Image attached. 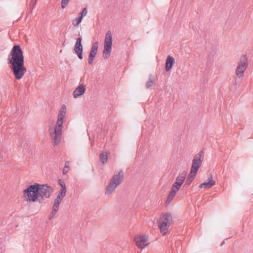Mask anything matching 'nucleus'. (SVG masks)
Masks as SVG:
<instances>
[{"instance_id": "32", "label": "nucleus", "mask_w": 253, "mask_h": 253, "mask_svg": "<svg viewBox=\"0 0 253 253\" xmlns=\"http://www.w3.org/2000/svg\"><path fill=\"white\" fill-rule=\"evenodd\" d=\"M69 162L67 161L65 162V167H68V168H69Z\"/></svg>"}, {"instance_id": "23", "label": "nucleus", "mask_w": 253, "mask_h": 253, "mask_svg": "<svg viewBox=\"0 0 253 253\" xmlns=\"http://www.w3.org/2000/svg\"><path fill=\"white\" fill-rule=\"evenodd\" d=\"M82 19L78 17L76 19L73 20L72 24L74 25V26L77 27L79 25V24L82 22Z\"/></svg>"}, {"instance_id": "31", "label": "nucleus", "mask_w": 253, "mask_h": 253, "mask_svg": "<svg viewBox=\"0 0 253 253\" xmlns=\"http://www.w3.org/2000/svg\"><path fill=\"white\" fill-rule=\"evenodd\" d=\"M95 57L89 56L88 64L92 65L93 64V61Z\"/></svg>"}, {"instance_id": "12", "label": "nucleus", "mask_w": 253, "mask_h": 253, "mask_svg": "<svg viewBox=\"0 0 253 253\" xmlns=\"http://www.w3.org/2000/svg\"><path fill=\"white\" fill-rule=\"evenodd\" d=\"M85 91V85L84 84H80L73 91V96L77 98L83 95Z\"/></svg>"}, {"instance_id": "1", "label": "nucleus", "mask_w": 253, "mask_h": 253, "mask_svg": "<svg viewBox=\"0 0 253 253\" xmlns=\"http://www.w3.org/2000/svg\"><path fill=\"white\" fill-rule=\"evenodd\" d=\"M8 64L15 78L17 80L21 79L27 69L24 66V56L20 45L13 46L8 55Z\"/></svg>"}, {"instance_id": "4", "label": "nucleus", "mask_w": 253, "mask_h": 253, "mask_svg": "<svg viewBox=\"0 0 253 253\" xmlns=\"http://www.w3.org/2000/svg\"><path fill=\"white\" fill-rule=\"evenodd\" d=\"M124 177L123 171H119L117 174L113 175L109 184L106 186L105 191V195L109 196L113 192L117 187L122 183Z\"/></svg>"}, {"instance_id": "17", "label": "nucleus", "mask_w": 253, "mask_h": 253, "mask_svg": "<svg viewBox=\"0 0 253 253\" xmlns=\"http://www.w3.org/2000/svg\"><path fill=\"white\" fill-rule=\"evenodd\" d=\"M178 190H176L175 188H173V187H171V190L168 195L167 200L168 203H169L171 201L173 197L175 196L176 193Z\"/></svg>"}, {"instance_id": "3", "label": "nucleus", "mask_w": 253, "mask_h": 253, "mask_svg": "<svg viewBox=\"0 0 253 253\" xmlns=\"http://www.w3.org/2000/svg\"><path fill=\"white\" fill-rule=\"evenodd\" d=\"M66 113V107L63 105L58 115V119L53 132H50V136L55 145H58L61 141L62 129L64 119Z\"/></svg>"}, {"instance_id": "29", "label": "nucleus", "mask_w": 253, "mask_h": 253, "mask_svg": "<svg viewBox=\"0 0 253 253\" xmlns=\"http://www.w3.org/2000/svg\"><path fill=\"white\" fill-rule=\"evenodd\" d=\"M37 2V0H31L30 2V6L34 8Z\"/></svg>"}, {"instance_id": "16", "label": "nucleus", "mask_w": 253, "mask_h": 253, "mask_svg": "<svg viewBox=\"0 0 253 253\" xmlns=\"http://www.w3.org/2000/svg\"><path fill=\"white\" fill-rule=\"evenodd\" d=\"M98 44L97 42H95L92 45L89 56L95 57L97 54Z\"/></svg>"}, {"instance_id": "15", "label": "nucleus", "mask_w": 253, "mask_h": 253, "mask_svg": "<svg viewBox=\"0 0 253 253\" xmlns=\"http://www.w3.org/2000/svg\"><path fill=\"white\" fill-rule=\"evenodd\" d=\"M197 173H192V171H190L188 177H187L185 183L184 184V186H186V187H188L191 183V182L194 180L196 175Z\"/></svg>"}, {"instance_id": "7", "label": "nucleus", "mask_w": 253, "mask_h": 253, "mask_svg": "<svg viewBox=\"0 0 253 253\" xmlns=\"http://www.w3.org/2000/svg\"><path fill=\"white\" fill-rule=\"evenodd\" d=\"M204 157V153L203 151H200L196 154L192 160V164L191 171L192 173H197L198 169L201 167Z\"/></svg>"}, {"instance_id": "22", "label": "nucleus", "mask_w": 253, "mask_h": 253, "mask_svg": "<svg viewBox=\"0 0 253 253\" xmlns=\"http://www.w3.org/2000/svg\"><path fill=\"white\" fill-rule=\"evenodd\" d=\"M66 192H67L66 190L60 189L57 197H59L60 198H61L63 199L64 198V197L66 196Z\"/></svg>"}, {"instance_id": "14", "label": "nucleus", "mask_w": 253, "mask_h": 253, "mask_svg": "<svg viewBox=\"0 0 253 253\" xmlns=\"http://www.w3.org/2000/svg\"><path fill=\"white\" fill-rule=\"evenodd\" d=\"M174 62H175L174 59L173 57L170 56V55H169L167 57V59H166V67H165L166 71L167 72H169L171 70Z\"/></svg>"}, {"instance_id": "21", "label": "nucleus", "mask_w": 253, "mask_h": 253, "mask_svg": "<svg viewBox=\"0 0 253 253\" xmlns=\"http://www.w3.org/2000/svg\"><path fill=\"white\" fill-rule=\"evenodd\" d=\"M87 13V10L86 8L84 7L83 9L82 12L79 13L78 17L83 19V18L86 16Z\"/></svg>"}, {"instance_id": "28", "label": "nucleus", "mask_w": 253, "mask_h": 253, "mask_svg": "<svg viewBox=\"0 0 253 253\" xmlns=\"http://www.w3.org/2000/svg\"><path fill=\"white\" fill-rule=\"evenodd\" d=\"M69 1H70V0H62V1H61L62 8H65L67 6Z\"/></svg>"}, {"instance_id": "2", "label": "nucleus", "mask_w": 253, "mask_h": 253, "mask_svg": "<svg viewBox=\"0 0 253 253\" xmlns=\"http://www.w3.org/2000/svg\"><path fill=\"white\" fill-rule=\"evenodd\" d=\"M53 192V188L48 184L36 183L29 186L24 190L26 194L25 200L27 202H40L41 199L48 198Z\"/></svg>"}, {"instance_id": "27", "label": "nucleus", "mask_w": 253, "mask_h": 253, "mask_svg": "<svg viewBox=\"0 0 253 253\" xmlns=\"http://www.w3.org/2000/svg\"><path fill=\"white\" fill-rule=\"evenodd\" d=\"M62 200L63 199L61 198H60L59 197H56V199L54 200V204L59 206V205L60 204Z\"/></svg>"}, {"instance_id": "24", "label": "nucleus", "mask_w": 253, "mask_h": 253, "mask_svg": "<svg viewBox=\"0 0 253 253\" xmlns=\"http://www.w3.org/2000/svg\"><path fill=\"white\" fill-rule=\"evenodd\" d=\"M58 184L61 186V189L66 190L65 183L62 179L58 180Z\"/></svg>"}, {"instance_id": "25", "label": "nucleus", "mask_w": 253, "mask_h": 253, "mask_svg": "<svg viewBox=\"0 0 253 253\" xmlns=\"http://www.w3.org/2000/svg\"><path fill=\"white\" fill-rule=\"evenodd\" d=\"M62 200L63 199L61 198H60L59 197H56V199L54 200V204L59 206V205L60 204Z\"/></svg>"}, {"instance_id": "20", "label": "nucleus", "mask_w": 253, "mask_h": 253, "mask_svg": "<svg viewBox=\"0 0 253 253\" xmlns=\"http://www.w3.org/2000/svg\"><path fill=\"white\" fill-rule=\"evenodd\" d=\"M58 209H59V206L53 204V207H52V211L51 212V213H50V215L49 216L50 219H51L52 218H53V216L56 214V212L58 211Z\"/></svg>"}, {"instance_id": "18", "label": "nucleus", "mask_w": 253, "mask_h": 253, "mask_svg": "<svg viewBox=\"0 0 253 253\" xmlns=\"http://www.w3.org/2000/svg\"><path fill=\"white\" fill-rule=\"evenodd\" d=\"M155 78L152 74L149 76L148 81L146 83V87L149 88L154 84Z\"/></svg>"}, {"instance_id": "11", "label": "nucleus", "mask_w": 253, "mask_h": 253, "mask_svg": "<svg viewBox=\"0 0 253 253\" xmlns=\"http://www.w3.org/2000/svg\"><path fill=\"white\" fill-rule=\"evenodd\" d=\"M186 176V172L182 171L177 176L175 182L173 184L172 187L176 190H179L184 181Z\"/></svg>"}, {"instance_id": "30", "label": "nucleus", "mask_w": 253, "mask_h": 253, "mask_svg": "<svg viewBox=\"0 0 253 253\" xmlns=\"http://www.w3.org/2000/svg\"><path fill=\"white\" fill-rule=\"evenodd\" d=\"M70 168H68V167H64L63 169V173L64 174H66L69 170Z\"/></svg>"}, {"instance_id": "13", "label": "nucleus", "mask_w": 253, "mask_h": 253, "mask_svg": "<svg viewBox=\"0 0 253 253\" xmlns=\"http://www.w3.org/2000/svg\"><path fill=\"white\" fill-rule=\"evenodd\" d=\"M209 181L204 182L200 185L199 188H210L215 184V182L212 179V176L210 174L208 178Z\"/></svg>"}, {"instance_id": "8", "label": "nucleus", "mask_w": 253, "mask_h": 253, "mask_svg": "<svg viewBox=\"0 0 253 253\" xmlns=\"http://www.w3.org/2000/svg\"><path fill=\"white\" fill-rule=\"evenodd\" d=\"M248 65V62L247 57L245 55H242L238 62V65L236 70V74L239 78L243 77L244 73L246 70Z\"/></svg>"}, {"instance_id": "5", "label": "nucleus", "mask_w": 253, "mask_h": 253, "mask_svg": "<svg viewBox=\"0 0 253 253\" xmlns=\"http://www.w3.org/2000/svg\"><path fill=\"white\" fill-rule=\"evenodd\" d=\"M172 222V216L169 213H163L158 221L161 232L165 236Z\"/></svg>"}, {"instance_id": "6", "label": "nucleus", "mask_w": 253, "mask_h": 253, "mask_svg": "<svg viewBox=\"0 0 253 253\" xmlns=\"http://www.w3.org/2000/svg\"><path fill=\"white\" fill-rule=\"evenodd\" d=\"M112 45V36L111 31H107L105 34L103 56L104 59H108L111 55Z\"/></svg>"}, {"instance_id": "10", "label": "nucleus", "mask_w": 253, "mask_h": 253, "mask_svg": "<svg viewBox=\"0 0 253 253\" xmlns=\"http://www.w3.org/2000/svg\"><path fill=\"white\" fill-rule=\"evenodd\" d=\"M82 38L78 37L76 39V42L74 48V50L75 53L77 55L80 59H82L83 57L82 55L83 47L82 45Z\"/></svg>"}, {"instance_id": "9", "label": "nucleus", "mask_w": 253, "mask_h": 253, "mask_svg": "<svg viewBox=\"0 0 253 253\" xmlns=\"http://www.w3.org/2000/svg\"><path fill=\"white\" fill-rule=\"evenodd\" d=\"M134 240L136 245L140 249L145 248L149 244L148 237L144 235L136 236L134 238Z\"/></svg>"}, {"instance_id": "26", "label": "nucleus", "mask_w": 253, "mask_h": 253, "mask_svg": "<svg viewBox=\"0 0 253 253\" xmlns=\"http://www.w3.org/2000/svg\"><path fill=\"white\" fill-rule=\"evenodd\" d=\"M62 200L63 199L61 198H60L59 197H56V199L54 200V204L59 206V205L60 204Z\"/></svg>"}, {"instance_id": "19", "label": "nucleus", "mask_w": 253, "mask_h": 253, "mask_svg": "<svg viewBox=\"0 0 253 253\" xmlns=\"http://www.w3.org/2000/svg\"><path fill=\"white\" fill-rule=\"evenodd\" d=\"M100 160L101 162L104 164L107 162L108 160V154L107 153H101L99 155Z\"/></svg>"}]
</instances>
